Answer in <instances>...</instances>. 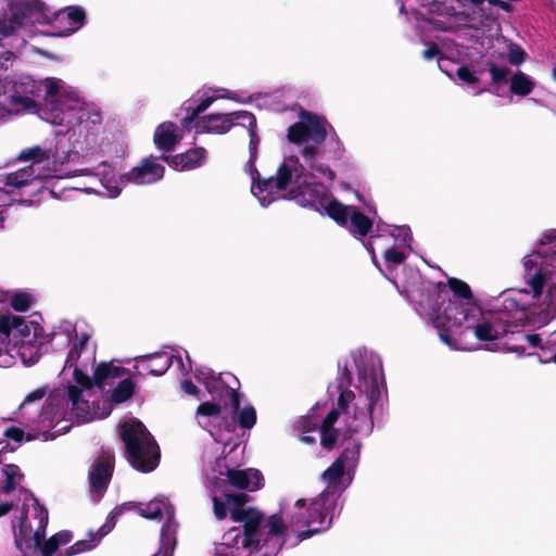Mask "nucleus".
<instances>
[{"label":"nucleus","mask_w":556,"mask_h":556,"mask_svg":"<svg viewBox=\"0 0 556 556\" xmlns=\"http://www.w3.org/2000/svg\"><path fill=\"white\" fill-rule=\"evenodd\" d=\"M14 541L17 549L27 556L34 547V532L28 520L27 509H24L20 518L17 530H14Z\"/></svg>","instance_id":"20"},{"label":"nucleus","mask_w":556,"mask_h":556,"mask_svg":"<svg viewBox=\"0 0 556 556\" xmlns=\"http://www.w3.org/2000/svg\"><path fill=\"white\" fill-rule=\"evenodd\" d=\"M52 536L58 542L59 546L68 544L73 539L72 532L67 530L60 531Z\"/></svg>","instance_id":"63"},{"label":"nucleus","mask_w":556,"mask_h":556,"mask_svg":"<svg viewBox=\"0 0 556 556\" xmlns=\"http://www.w3.org/2000/svg\"><path fill=\"white\" fill-rule=\"evenodd\" d=\"M34 498V517L38 520L37 529L34 531V541L39 545L46 538V529L49 522L48 509L40 504L39 500Z\"/></svg>","instance_id":"28"},{"label":"nucleus","mask_w":556,"mask_h":556,"mask_svg":"<svg viewBox=\"0 0 556 556\" xmlns=\"http://www.w3.org/2000/svg\"><path fill=\"white\" fill-rule=\"evenodd\" d=\"M526 55L527 53L525 50L516 46L515 48L509 49L508 61L511 65L518 66L525 62Z\"/></svg>","instance_id":"56"},{"label":"nucleus","mask_w":556,"mask_h":556,"mask_svg":"<svg viewBox=\"0 0 556 556\" xmlns=\"http://www.w3.org/2000/svg\"><path fill=\"white\" fill-rule=\"evenodd\" d=\"M338 430L320 426V444L326 450H332L338 441Z\"/></svg>","instance_id":"43"},{"label":"nucleus","mask_w":556,"mask_h":556,"mask_svg":"<svg viewBox=\"0 0 556 556\" xmlns=\"http://www.w3.org/2000/svg\"><path fill=\"white\" fill-rule=\"evenodd\" d=\"M154 156L143 159L139 166L134 167L126 174L128 181L136 185L154 184L164 177L163 165L153 161Z\"/></svg>","instance_id":"11"},{"label":"nucleus","mask_w":556,"mask_h":556,"mask_svg":"<svg viewBox=\"0 0 556 556\" xmlns=\"http://www.w3.org/2000/svg\"><path fill=\"white\" fill-rule=\"evenodd\" d=\"M447 285L455 296L467 300V302H473V294L468 283L453 277L447 280Z\"/></svg>","instance_id":"37"},{"label":"nucleus","mask_w":556,"mask_h":556,"mask_svg":"<svg viewBox=\"0 0 556 556\" xmlns=\"http://www.w3.org/2000/svg\"><path fill=\"white\" fill-rule=\"evenodd\" d=\"M293 172L296 175H300L298 173V167L292 169L290 165H288L286 162L281 163L277 169V176H276V189L277 190H286L289 184L292 180Z\"/></svg>","instance_id":"36"},{"label":"nucleus","mask_w":556,"mask_h":556,"mask_svg":"<svg viewBox=\"0 0 556 556\" xmlns=\"http://www.w3.org/2000/svg\"><path fill=\"white\" fill-rule=\"evenodd\" d=\"M485 68L491 75V84L493 86L498 87L500 85L507 83V76L510 73V70L507 66H498L495 62L488 61L485 63Z\"/></svg>","instance_id":"35"},{"label":"nucleus","mask_w":556,"mask_h":556,"mask_svg":"<svg viewBox=\"0 0 556 556\" xmlns=\"http://www.w3.org/2000/svg\"><path fill=\"white\" fill-rule=\"evenodd\" d=\"M216 100L215 97H206L201 100V102L195 108H187V115L182 118L181 125L184 127H189L192 123H195L200 119V114L203 113L206 109L211 106V104Z\"/></svg>","instance_id":"33"},{"label":"nucleus","mask_w":556,"mask_h":556,"mask_svg":"<svg viewBox=\"0 0 556 556\" xmlns=\"http://www.w3.org/2000/svg\"><path fill=\"white\" fill-rule=\"evenodd\" d=\"M526 271L535 269L528 275L527 282L531 287L533 298L540 299L546 282L556 271V229L545 231L539 239V249L523 257Z\"/></svg>","instance_id":"3"},{"label":"nucleus","mask_w":556,"mask_h":556,"mask_svg":"<svg viewBox=\"0 0 556 556\" xmlns=\"http://www.w3.org/2000/svg\"><path fill=\"white\" fill-rule=\"evenodd\" d=\"M59 547L58 542L51 536L48 540L45 539L39 545L34 542L33 549H39L42 556H53Z\"/></svg>","instance_id":"50"},{"label":"nucleus","mask_w":556,"mask_h":556,"mask_svg":"<svg viewBox=\"0 0 556 556\" xmlns=\"http://www.w3.org/2000/svg\"><path fill=\"white\" fill-rule=\"evenodd\" d=\"M224 496L230 508H245L244 505L250 501V496L245 493H225Z\"/></svg>","instance_id":"51"},{"label":"nucleus","mask_w":556,"mask_h":556,"mask_svg":"<svg viewBox=\"0 0 556 556\" xmlns=\"http://www.w3.org/2000/svg\"><path fill=\"white\" fill-rule=\"evenodd\" d=\"M47 394V388H38L27 394V396L24 399L23 405L33 403L35 401L41 400Z\"/></svg>","instance_id":"62"},{"label":"nucleus","mask_w":556,"mask_h":556,"mask_svg":"<svg viewBox=\"0 0 556 556\" xmlns=\"http://www.w3.org/2000/svg\"><path fill=\"white\" fill-rule=\"evenodd\" d=\"M345 466L341 464V460H334L323 473L324 480L329 485H336L339 483L344 475Z\"/></svg>","instance_id":"41"},{"label":"nucleus","mask_w":556,"mask_h":556,"mask_svg":"<svg viewBox=\"0 0 556 556\" xmlns=\"http://www.w3.org/2000/svg\"><path fill=\"white\" fill-rule=\"evenodd\" d=\"M67 397L72 402L73 409H79L81 406L88 407V401L83 399V389L71 384L67 387Z\"/></svg>","instance_id":"45"},{"label":"nucleus","mask_w":556,"mask_h":556,"mask_svg":"<svg viewBox=\"0 0 556 556\" xmlns=\"http://www.w3.org/2000/svg\"><path fill=\"white\" fill-rule=\"evenodd\" d=\"M138 513L146 519L161 520L163 517V504L156 500L150 501L143 507L140 505Z\"/></svg>","instance_id":"40"},{"label":"nucleus","mask_w":556,"mask_h":556,"mask_svg":"<svg viewBox=\"0 0 556 556\" xmlns=\"http://www.w3.org/2000/svg\"><path fill=\"white\" fill-rule=\"evenodd\" d=\"M38 92L39 88L36 81L26 77L23 81L14 86V92L11 96L12 102L27 110L35 109L37 108V102L34 98L38 96Z\"/></svg>","instance_id":"18"},{"label":"nucleus","mask_w":556,"mask_h":556,"mask_svg":"<svg viewBox=\"0 0 556 556\" xmlns=\"http://www.w3.org/2000/svg\"><path fill=\"white\" fill-rule=\"evenodd\" d=\"M127 369L121 366H114L111 363H100L93 371V381L98 388H102L105 381L111 378H119L126 374Z\"/></svg>","instance_id":"25"},{"label":"nucleus","mask_w":556,"mask_h":556,"mask_svg":"<svg viewBox=\"0 0 556 556\" xmlns=\"http://www.w3.org/2000/svg\"><path fill=\"white\" fill-rule=\"evenodd\" d=\"M540 352H538L535 355L538 356V359L543 363L547 364L549 362L555 363V354H556V341L555 342H547L546 344H541L539 348Z\"/></svg>","instance_id":"46"},{"label":"nucleus","mask_w":556,"mask_h":556,"mask_svg":"<svg viewBox=\"0 0 556 556\" xmlns=\"http://www.w3.org/2000/svg\"><path fill=\"white\" fill-rule=\"evenodd\" d=\"M355 394L353 391L348 388L341 389V392L337 399L336 409H339L340 413L344 414L348 412L350 404L354 401Z\"/></svg>","instance_id":"47"},{"label":"nucleus","mask_w":556,"mask_h":556,"mask_svg":"<svg viewBox=\"0 0 556 556\" xmlns=\"http://www.w3.org/2000/svg\"><path fill=\"white\" fill-rule=\"evenodd\" d=\"M228 397L229 405L232 408V419L238 424L240 429L242 430H251L257 420L256 409L252 404H248L243 407L240 406V393L238 390L228 388L225 386Z\"/></svg>","instance_id":"10"},{"label":"nucleus","mask_w":556,"mask_h":556,"mask_svg":"<svg viewBox=\"0 0 556 556\" xmlns=\"http://www.w3.org/2000/svg\"><path fill=\"white\" fill-rule=\"evenodd\" d=\"M534 83L522 72L516 73L510 78V92L516 96L526 97L532 92Z\"/></svg>","instance_id":"30"},{"label":"nucleus","mask_w":556,"mask_h":556,"mask_svg":"<svg viewBox=\"0 0 556 556\" xmlns=\"http://www.w3.org/2000/svg\"><path fill=\"white\" fill-rule=\"evenodd\" d=\"M519 323L520 321H516L515 324H513L510 327V331H507V333L503 334L502 338L505 339L504 345L507 351L517 353L518 355L521 356L526 355V345L525 341L517 340V332L523 331L522 329H519Z\"/></svg>","instance_id":"32"},{"label":"nucleus","mask_w":556,"mask_h":556,"mask_svg":"<svg viewBox=\"0 0 556 556\" xmlns=\"http://www.w3.org/2000/svg\"><path fill=\"white\" fill-rule=\"evenodd\" d=\"M456 76L459 80L468 84V85H477L480 79L476 75V72H473L468 65H463L457 68Z\"/></svg>","instance_id":"48"},{"label":"nucleus","mask_w":556,"mask_h":556,"mask_svg":"<svg viewBox=\"0 0 556 556\" xmlns=\"http://www.w3.org/2000/svg\"><path fill=\"white\" fill-rule=\"evenodd\" d=\"M252 192L257 195L260 193L267 192L268 194H274L278 190L276 189V177H269L266 179L261 178V175L258 176V179L255 182H252L251 187Z\"/></svg>","instance_id":"42"},{"label":"nucleus","mask_w":556,"mask_h":556,"mask_svg":"<svg viewBox=\"0 0 556 556\" xmlns=\"http://www.w3.org/2000/svg\"><path fill=\"white\" fill-rule=\"evenodd\" d=\"M24 430L15 426H11L4 430V437L15 442H22L24 439Z\"/></svg>","instance_id":"60"},{"label":"nucleus","mask_w":556,"mask_h":556,"mask_svg":"<svg viewBox=\"0 0 556 556\" xmlns=\"http://www.w3.org/2000/svg\"><path fill=\"white\" fill-rule=\"evenodd\" d=\"M440 55L441 50L437 43H431L427 49L422 51V58L429 61Z\"/></svg>","instance_id":"64"},{"label":"nucleus","mask_w":556,"mask_h":556,"mask_svg":"<svg viewBox=\"0 0 556 556\" xmlns=\"http://www.w3.org/2000/svg\"><path fill=\"white\" fill-rule=\"evenodd\" d=\"M222 412V407L218 403L204 402L198 406L197 414L212 417L218 416Z\"/></svg>","instance_id":"53"},{"label":"nucleus","mask_w":556,"mask_h":556,"mask_svg":"<svg viewBox=\"0 0 556 556\" xmlns=\"http://www.w3.org/2000/svg\"><path fill=\"white\" fill-rule=\"evenodd\" d=\"M388 264L401 265L405 262L406 255L403 251L396 250L394 247L387 249L383 254Z\"/></svg>","instance_id":"52"},{"label":"nucleus","mask_w":556,"mask_h":556,"mask_svg":"<svg viewBox=\"0 0 556 556\" xmlns=\"http://www.w3.org/2000/svg\"><path fill=\"white\" fill-rule=\"evenodd\" d=\"M139 366L148 374L160 377L173 365V355L166 352H157L138 358Z\"/></svg>","instance_id":"16"},{"label":"nucleus","mask_w":556,"mask_h":556,"mask_svg":"<svg viewBox=\"0 0 556 556\" xmlns=\"http://www.w3.org/2000/svg\"><path fill=\"white\" fill-rule=\"evenodd\" d=\"M319 153V148L317 144H307L303 148L301 154L303 159L309 163L311 168H315L313 162L315 161L317 154Z\"/></svg>","instance_id":"57"},{"label":"nucleus","mask_w":556,"mask_h":556,"mask_svg":"<svg viewBox=\"0 0 556 556\" xmlns=\"http://www.w3.org/2000/svg\"><path fill=\"white\" fill-rule=\"evenodd\" d=\"M89 340V336L87 333H83L77 340L74 342V345L67 353L65 366L73 367L77 363L83 351L86 349L87 342Z\"/></svg>","instance_id":"38"},{"label":"nucleus","mask_w":556,"mask_h":556,"mask_svg":"<svg viewBox=\"0 0 556 556\" xmlns=\"http://www.w3.org/2000/svg\"><path fill=\"white\" fill-rule=\"evenodd\" d=\"M74 367L75 368H74L73 377H74L76 384L79 388H81L83 390L84 389L89 390L93 386H96L94 381H93V377L90 378L86 372H84L81 369H79L76 365Z\"/></svg>","instance_id":"49"},{"label":"nucleus","mask_w":556,"mask_h":556,"mask_svg":"<svg viewBox=\"0 0 556 556\" xmlns=\"http://www.w3.org/2000/svg\"><path fill=\"white\" fill-rule=\"evenodd\" d=\"M54 27H62L61 36L70 35L78 30L86 22V12L81 7H68L53 13L49 21Z\"/></svg>","instance_id":"12"},{"label":"nucleus","mask_w":556,"mask_h":556,"mask_svg":"<svg viewBox=\"0 0 556 556\" xmlns=\"http://www.w3.org/2000/svg\"><path fill=\"white\" fill-rule=\"evenodd\" d=\"M227 506H229L225 501H220L218 497H213V509L214 515L217 519H225L227 516Z\"/></svg>","instance_id":"58"},{"label":"nucleus","mask_w":556,"mask_h":556,"mask_svg":"<svg viewBox=\"0 0 556 556\" xmlns=\"http://www.w3.org/2000/svg\"><path fill=\"white\" fill-rule=\"evenodd\" d=\"M352 207L353 206L344 205L338 199L328 194V200H325L324 202L323 213L326 212V214L339 226L344 227L348 226Z\"/></svg>","instance_id":"24"},{"label":"nucleus","mask_w":556,"mask_h":556,"mask_svg":"<svg viewBox=\"0 0 556 556\" xmlns=\"http://www.w3.org/2000/svg\"><path fill=\"white\" fill-rule=\"evenodd\" d=\"M113 460V456L102 455L94 463L89 475L91 492L102 493L108 489L114 470Z\"/></svg>","instance_id":"14"},{"label":"nucleus","mask_w":556,"mask_h":556,"mask_svg":"<svg viewBox=\"0 0 556 556\" xmlns=\"http://www.w3.org/2000/svg\"><path fill=\"white\" fill-rule=\"evenodd\" d=\"M33 303V296L26 292L15 293L11 299V306L16 312H26Z\"/></svg>","instance_id":"44"},{"label":"nucleus","mask_w":556,"mask_h":556,"mask_svg":"<svg viewBox=\"0 0 556 556\" xmlns=\"http://www.w3.org/2000/svg\"><path fill=\"white\" fill-rule=\"evenodd\" d=\"M194 128L197 132H215L223 135L230 130L231 121L228 118V114H207L194 123Z\"/></svg>","instance_id":"19"},{"label":"nucleus","mask_w":556,"mask_h":556,"mask_svg":"<svg viewBox=\"0 0 556 556\" xmlns=\"http://www.w3.org/2000/svg\"><path fill=\"white\" fill-rule=\"evenodd\" d=\"M482 309L475 302H459L457 300H448L445 304L443 312L438 313L432 318V324L440 339L450 348L457 349L456 340L450 334L451 329L454 327L459 329L455 331L456 334L462 336L470 324L475 321V317H481Z\"/></svg>","instance_id":"4"},{"label":"nucleus","mask_w":556,"mask_h":556,"mask_svg":"<svg viewBox=\"0 0 556 556\" xmlns=\"http://www.w3.org/2000/svg\"><path fill=\"white\" fill-rule=\"evenodd\" d=\"M36 11L46 16L47 5L40 0H31L21 2L15 7H11L10 13H0V40H3L15 34L20 29L27 14Z\"/></svg>","instance_id":"9"},{"label":"nucleus","mask_w":556,"mask_h":556,"mask_svg":"<svg viewBox=\"0 0 556 556\" xmlns=\"http://www.w3.org/2000/svg\"><path fill=\"white\" fill-rule=\"evenodd\" d=\"M51 153L49 150L42 149L39 146L23 149L17 155L20 162H31V165L40 164L45 161H49Z\"/></svg>","instance_id":"31"},{"label":"nucleus","mask_w":556,"mask_h":556,"mask_svg":"<svg viewBox=\"0 0 556 556\" xmlns=\"http://www.w3.org/2000/svg\"><path fill=\"white\" fill-rule=\"evenodd\" d=\"M15 315H11L9 313L1 314L0 313V345H4L5 348L11 342L12 328H14V318ZM12 362V356L9 354L8 350H3L0 346V367H8Z\"/></svg>","instance_id":"21"},{"label":"nucleus","mask_w":556,"mask_h":556,"mask_svg":"<svg viewBox=\"0 0 556 556\" xmlns=\"http://www.w3.org/2000/svg\"><path fill=\"white\" fill-rule=\"evenodd\" d=\"M227 480L231 486L250 492L256 491L264 485V477L258 469H227Z\"/></svg>","instance_id":"15"},{"label":"nucleus","mask_w":556,"mask_h":556,"mask_svg":"<svg viewBox=\"0 0 556 556\" xmlns=\"http://www.w3.org/2000/svg\"><path fill=\"white\" fill-rule=\"evenodd\" d=\"M527 305L515 295H504L498 315L485 318L475 317V321L467 330H472L479 341H495L502 339L503 334L510 331L516 321H523L527 318Z\"/></svg>","instance_id":"2"},{"label":"nucleus","mask_w":556,"mask_h":556,"mask_svg":"<svg viewBox=\"0 0 556 556\" xmlns=\"http://www.w3.org/2000/svg\"><path fill=\"white\" fill-rule=\"evenodd\" d=\"M159 159L166 162L175 170H192L203 165L206 159V150L198 147L175 155L162 154Z\"/></svg>","instance_id":"13"},{"label":"nucleus","mask_w":556,"mask_h":556,"mask_svg":"<svg viewBox=\"0 0 556 556\" xmlns=\"http://www.w3.org/2000/svg\"><path fill=\"white\" fill-rule=\"evenodd\" d=\"M358 381L359 389L365 393V403L363 406L358 403L354 405L353 416L346 421V427L350 434L369 435L374 429V407L381 396L376 369L358 367Z\"/></svg>","instance_id":"5"},{"label":"nucleus","mask_w":556,"mask_h":556,"mask_svg":"<svg viewBox=\"0 0 556 556\" xmlns=\"http://www.w3.org/2000/svg\"><path fill=\"white\" fill-rule=\"evenodd\" d=\"M178 127L173 122H164L160 124L153 136V142L157 149L164 152H170L180 141L177 134Z\"/></svg>","instance_id":"17"},{"label":"nucleus","mask_w":556,"mask_h":556,"mask_svg":"<svg viewBox=\"0 0 556 556\" xmlns=\"http://www.w3.org/2000/svg\"><path fill=\"white\" fill-rule=\"evenodd\" d=\"M301 175L294 179L295 187L288 191V199L302 207L312 208L323 214L325 200H328V190L320 182L301 181Z\"/></svg>","instance_id":"8"},{"label":"nucleus","mask_w":556,"mask_h":556,"mask_svg":"<svg viewBox=\"0 0 556 556\" xmlns=\"http://www.w3.org/2000/svg\"><path fill=\"white\" fill-rule=\"evenodd\" d=\"M517 340L525 341V345L530 348H540L542 344V338L538 333H527L523 331L517 332Z\"/></svg>","instance_id":"54"},{"label":"nucleus","mask_w":556,"mask_h":556,"mask_svg":"<svg viewBox=\"0 0 556 556\" xmlns=\"http://www.w3.org/2000/svg\"><path fill=\"white\" fill-rule=\"evenodd\" d=\"M136 384L130 378L121 380L113 389L110 402L112 404H122L128 401L135 393Z\"/></svg>","instance_id":"29"},{"label":"nucleus","mask_w":556,"mask_h":556,"mask_svg":"<svg viewBox=\"0 0 556 556\" xmlns=\"http://www.w3.org/2000/svg\"><path fill=\"white\" fill-rule=\"evenodd\" d=\"M13 320L14 328H12V334L15 339L14 346H18L21 351V356L25 358L26 353L25 350L33 345V341L35 339V334L30 336V327L21 316H14Z\"/></svg>","instance_id":"22"},{"label":"nucleus","mask_w":556,"mask_h":556,"mask_svg":"<svg viewBox=\"0 0 556 556\" xmlns=\"http://www.w3.org/2000/svg\"><path fill=\"white\" fill-rule=\"evenodd\" d=\"M119 437L125 445L126 459L134 469L148 473L159 466L160 447L141 421L134 419L124 422Z\"/></svg>","instance_id":"1"},{"label":"nucleus","mask_w":556,"mask_h":556,"mask_svg":"<svg viewBox=\"0 0 556 556\" xmlns=\"http://www.w3.org/2000/svg\"><path fill=\"white\" fill-rule=\"evenodd\" d=\"M37 176L33 165L25 166L18 170L9 173L4 177V185L14 188H22L33 182Z\"/></svg>","instance_id":"27"},{"label":"nucleus","mask_w":556,"mask_h":556,"mask_svg":"<svg viewBox=\"0 0 556 556\" xmlns=\"http://www.w3.org/2000/svg\"><path fill=\"white\" fill-rule=\"evenodd\" d=\"M372 225V220L354 206L351 208L348 226L344 227L352 236L364 238L371 231Z\"/></svg>","instance_id":"23"},{"label":"nucleus","mask_w":556,"mask_h":556,"mask_svg":"<svg viewBox=\"0 0 556 556\" xmlns=\"http://www.w3.org/2000/svg\"><path fill=\"white\" fill-rule=\"evenodd\" d=\"M60 80L55 78H46L40 84L45 87V100L55 104H62V94L60 93Z\"/></svg>","instance_id":"34"},{"label":"nucleus","mask_w":556,"mask_h":556,"mask_svg":"<svg viewBox=\"0 0 556 556\" xmlns=\"http://www.w3.org/2000/svg\"><path fill=\"white\" fill-rule=\"evenodd\" d=\"M230 518L236 522H243L242 534L239 528L230 529L226 534V545L238 544V540L241 539L243 547H254L255 549L267 548L264 546V540L266 538L267 528H265L264 515L255 507L247 508H230Z\"/></svg>","instance_id":"6"},{"label":"nucleus","mask_w":556,"mask_h":556,"mask_svg":"<svg viewBox=\"0 0 556 556\" xmlns=\"http://www.w3.org/2000/svg\"><path fill=\"white\" fill-rule=\"evenodd\" d=\"M545 304H546V313L548 315H556V283H553L549 286L546 296H545Z\"/></svg>","instance_id":"55"},{"label":"nucleus","mask_w":556,"mask_h":556,"mask_svg":"<svg viewBox=\"0 0 556 556\" xmlns=\"http://www.w3.org/2000/svg\"><path fill=\"white\" fill-rule=\"evenodd\" d=\"M341 414L339 409L332 408L323 420L321 426L334 428V424L338 421Z\"/></svg>","instance_id":"61"},{"label":"nucleus","mask_w":556,"mask_h":556,"mask_svg":"<svg viewBox=\"0 0 556 556\" xmlns=\"http://www.w3.org/2000/svg\"><path fill=\"white\" fill-rule=\"evenodd\" d=\"M228 118L231 121V127L233 125H239L247 127L250 131L251 129L256 128V117L253 113L248 111H239L228 114Z\"/></svg>","instance_id":"39"},{"label":"nucleus","mask_w":556,"mask_h":556,"mask_svg":"<svg viewBox=\"0 0 556 556\" xmlns=\"http://www.w3.org/2000/svg\"><path fill=\"white\" fill-rule=\"evenodd\" d=\"M299 118V122L289 126L287 134L289 142L294 144L308 140L315 144H321L328 136V127L332 129L325 116L307 110H301Z\"/></svg>","instance_id":"7"},{"label":"nucleus","mask_w":556,"mask_h":556,"mask_svg":"<svg viewBox=\"0 0 556 556\" xmlns=\"http://www.w3.org/2000/svg\"><path fill=\"white\" fill-rule=\"evenodd\" d=\"M249 136H250L249 152H250V156L252 159V162H255L256 157H257V146L260 143V138H258V136L256 134V128L255 129H251L249 131Z\"/></svg>","instance_id":"59"},{"label":"nucleus","mask_w":556,"mask_h":556,"mask_svg":"<svg viewBox=\"0 0 556 556\" xmlns=\"http://www.w3.org/2000/svg\"><path fill=\"white\" fill-rule=\"evenodd\" d=\"M342 444L344 445V448L337 460H341V464L345 467L356 466L362 447L361 441L350 437L344 438Z\"/></svg>","instance_id":"26"}]
</instances>
